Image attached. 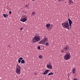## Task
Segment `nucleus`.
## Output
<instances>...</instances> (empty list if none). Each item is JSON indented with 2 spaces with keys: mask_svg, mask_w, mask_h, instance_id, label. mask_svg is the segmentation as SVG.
<instances>
[{
  "mask_svg": "<svg viewBox=\"0 0 80 80\" xmlns=\"http://www.w3.org/2000/svg\"><path fill=\"white\" fill-rule=\"evenodd\" d=\"M19 59L20 60H22L23 59V58L22 57H20L19 58Z\"/></svg>",
  "mask_w": 80,
  "mask_h": 80,
  "instance_id": "obj_25",
  "label": "nucleus"
},
{
  "mask_svg": "<svg viewBox=\"0 0 80 80\" xmlns=\"http://www.w3.org/2000/svg\"><path fill=\"white\" fill-rule=\"evenodd\" d=\"M52 27H53V25H52Z\"/></svg>",
  "mask_w": 80,
  "mask_h": 80,
  "instance_id": "obj_32",
  "label": "nucleus"
},
{
  "mask_svg": "<svg viewBox=\"0 0 80 80\" xmlns=\"http://www.w3.org/2000/svg\"><path fill=\"white\" fill-rule=\"evenodd\" d=\"M73 80H77V79L75 78H74Z\"/></svg>",
  "mask_w": 80,
  "mask_h": 80,
  "instance_id": "obj_30",
  "label": "nucleus"
},
{
  "mask_svg": "<svg viewBox=\"0 0 80 80\" xmlns=\"http://www.w3.org/2000/svg\"><path fill=\"white\" fill-rule=\"evenodd\" d=\"M21 63H22V64H24L25 63V61L23 60H22L21 61Z\"/></svg>",
  "mask_w": 80,
  "mask_h": 80,
  "instance_id": "obj_16",
  "label": "nucleus"
},
{
  "mask_svg": "<svg viewBox=\"0 0 80 80\" xmlns=\"http://www.w3.org/2000/svg\"><path fill=\"white\" fill-rule=\"evenodd\" d=\"M39 58L40 59H41L42 58V56L41 55H40L39 56Z\"/></svg>",
  "mask_w": 80,
  "mask_h": 80,
  "instance_id": "obj_18",
  "label": "nucleus"
},
{
  "mask_svg": "<svg viewBox=\"0 0 80 80\" xmlns=\"http://www.w3.org/2000/svg\"><path fill=\"white\" fill-rule=\"evenodd\" d=\"M69 48V47L68 45L65 46L64 47V50L65 51H67Z\"/></svg>",
  "mask_w": 80,
  "mask_h": 80,
  "instance_id": "obj_9",
  "label": "nucleus"
},
{
  "mask_svg": "<svg viewBox=\"0 0 80 80\" xmlns=\"http://www.w3.org/2000/svg\"><path fill=\"white\" fill-rule=\"evenodd\" d=\"M21 66L18 64H17L16 66V72L18 74H20L21 73Z\"/></svg>",
  "mask_w": 80,
  "mask_h": 80,
  "instance_id": "obj_3",
  "label": "nucleus"
},
{
  "mask_svg": "<svg viewBox=\"0 0 80 80\" xmlns=\"http://www.w3.org/2000/svg\"><path fill=\"white\" fill-rule=\"evenodd\" d=\"M46 67L47 68H49L50 69L52 68V65L50 64H47Z\"/></svg>",
  "mask_w": 80,
  "mask_h": 80,
  "instance_id": "obj_7",
  "label": "nucleus"
},
{
  "mask_svg": "<svg viewBox=\"0 0 80 80\" xmlns=\"http://www.w3.org/2000/svg\"><path fill=\"white\" fill-rule=\"evenodd\" d=\"M35 14V12H32V15L34 16Z\"/></svg>",
  "mask_w": 80,
  "mask_h": 80,
  "instance_id": "obj_17",
  "label": "nucleus"
},
{
  "mask_svg": "<svg viewBox=\"0 0 80 80\" xmlns=\"http://www.w3.org/2000/svg\"><path fill=\"white\" fill-rule=\"evenodd\" d=\"M3 16L4 18H6V15H5V14H3Z\"/></svg>",
  "mask_w": 80,
  "mask_h": 80,
  "instance_id": "obj_21",
  "label": "nucleus"
},
{
  "mask_svg": "<svg viewBox=\"0 0 80 80\" xmlns=\"http://www.w3.org/2000/svg\"><path fill=\"white\" fill-rule=\"evenodd\" d=\"M6 17H8V15L7 14H6Z\"/></svg>",
  "mask_w": 80,
  "mask_h": 80,
  "instance_id": "obj_29",
  "label": "nucleus"
},
{
  "mask_svg": "<svg viewBox=\"0 0 80 80\" xmlns=\"http://www.w3.org/2000/svg\"><path fill=\"white\" fill-rule=\"evenodd\" d=\"M40 40V37L38 36V34H36L34 37L33 38L32 40V42L33 43H36L37 42H38Z\"/></svg>",
  "mask_w": 80,
  "mask_h": 80,
  "instance_id": "obj_1",
  "label": "nucleus"
},
{
  "mask_svg": "<svg viewBox=\"0 0 80 80\" xmlns=\"http://www.w3.org/2000/svg\"><path fill=\"white\" fill-rule=\"evenodd\" d=\"M62 26L64 28H67L68 29H69V25L68 21H66L62 24Z\"/></svg>",
  "mask_w": 80,
  "mask_h": 80,
  "instance_id": "obj_2",
  "label": "nucleus"
},
{
  "mask_svg": "<svg viewBox=\"0 0 80 80\" xmlns=\"http://www.w3.org/2000/svg\"><path fill=\"white\" fill-rule=\"evenodd\" d=\"M54 74V73H53L52 72H51L50 73H49L48 75H49L50 76L51 75H53Z\"/></svg>",
  "mask_w": 80,
  "mask_h": 80,
  "instance_id": "obj_15",
  "label": "nucleus"
},
{
  "mask_svg": "<svg viewBox=\"0 0 80 80\" xmlns=\"http://www.w3.org/2000/svg\"><path fill=\"white\" fill-rule=\"evenodd\" d=\"M23 28H20V30H21H21H22L23 29Z\"/></svg>",
  "mask_w": 80,
  "mask_h": 80,
  "instance_id": "obj_28",
  "label": "nucleus"
},
{
  "mask_svg": "<svg viewBox=\"0 0 80 80\" xmlns=\"http://www.w3.org/2000/svg\"><path fill=\"white\" fill-rule=\"evenodd\" d=\"M76 69L75 68L72 69V73L74 74L75 73Z\"/></svg>",
  "mask_w": 80,
  "mask_h": 80,
  "instance_id": "obj_14",
  "label": "nucleus"
},
{
  "mask_svg": "<svg viewBox=\"0 0 80 80\" xmlns=\"http://www.w3.org/2000/svg\"><path fill=\"white\" fill-rule=\"evenodd\" d=\"M32 1H36V0H31Z\"/></svg>",
  "mask_w": 80,
  "mask_h": 80,
  "instance_id": "obj_31",
  "label": "nucleus"
},
{
  "mask_svg": "<svg viewBox=\"0 0 80 80\" xmlns=\"http://www.w3.org/2000/svg\"><path fill=\"white\" fill-rule=\"evenodd\" d=\"M45 45L46 46H48L49 45V43L48 42H46Z\"/></svg>",
  "mask_w": 80,
  "mask_h": 80,
  "instance_id": "obj_19",
  "label": "nucleus"
},
{
  "mask_svg": "<svg viewBox=\"0 0 80 80\" xmlns=\"http://www.w3.org/2000/svg\"><path fill=\"white\" fill-rule=\"evenodd\" d=\"M43 40L44 42L45 43V42L48 41V38H46V37L44 38H43Z\"/></svg>",
  "mask_w": 80,
  "mask_h": 80,
  "instance_id": "obj_11",
  "label": "nucleus"
},
{
  "mask_svg": "<svg viewBox=\"0 0 80 80\" xmlns=\"http://www.w3.org/2000/svg\"><path fill=\"white\" fill-rule=\"evenodd\" d=\"M64 51H65V50H64L63 49L62 50H61V52L62 53H63L64 52Z\"/></svg>",
  "mask_w": 80,
  "mask_h": 80,
  "instance_id": "obj_22",
  "label": "nucleus"
},
{
  "mask_svg": "<svg viewBox=\"0 0 80 80\" xmlns=\"http://www.w3.org/2000/svg\"><path fill=\"white\" fill-rule=\"evenodd\" d=\"M25 7L26 8H28V5H26Z\"/></svg>",
  "mask_w": 80,
  "mask_h": 80,
  "instance_id": "obj_26",
  "label": "nucleus"
},
{
  "mask_svg": "<svg viewBox=\"0 0 80 80\" xmlns=\"http://www.w3.org/2000/svg\"><path fill=\"white\" fill-rule=\"evenodd\" d=\"M68 21L69 23V25L70 26H71V25L72 24V22L70 19H68Z\"/></svg>",
  "mask_w": 80,
  "mask_h": 80,
  "instance_id": "obj_10",
  "label": "nucleus"
},
{
  "mask_svg": "<svg viewBox=\"0 0 80 80\" xmlns=\"http://www.w3.org/2000/svg\"><path fill=\"white\" fill-rule=\"evenodd\" d=\"M58 1L59 2H62L63 1V0H58Z\"/></svg>",
  "mask_w": 80,
  "mask_h": 80,
  "instance_id": "obj_24",
  "label": "nucleus"
},
{
  "mask_svg": "<svg viewBox=\"0 0 80 80\" xmlns=\"http://www.w3.org/2000/svg\"><path fill=\"white\" fill-rule=\"evenodd\" d=\"M27 18H23L22 19H21L20 20L21 22H25L27 21Z\"/></svg>",
  "mask_w": 80,
  "mask_h": 80,
  "instance_id": "obj_5",
  "label": "nucleus"
},
{
  "mask_svg": "<svg viewBox=\"0 0 80 80\" xmlns=\"http://www.w3.org/2000/svg\"><path fill=\"white\" fill-rule=\"evenodd\" d=\"M18 63L19 64H20L21 62V60H20V59H19L18 61Z\"/></svg>",
  "mask_w": 80,
  "mask_h": 80,
  "instance_id": "obj_20",
  "label": "nucleus"
},
{
  "mask_svg": "<svg viewBox=\"0 0 80 80\" xmlns=\"http://www.w3.org/2000/svg\"><path fill=\"white\" fill-rule=\"evenodd\" d=\"M70 53L69 52L68 53H67L64 55V59L66 60H68V59L70 58Z\"/></svg>",
  "mask_w": 80,
  "mask_h": 80,
  "instance_id": "obj_4",
  "label": "nucleus"
},
{
  "mask_svg": "<svg viewBox=\"0 0 80 80\" xmlns=\"http://www.w3.org/2000/svg\"><path fill=\"white\" fill-rule=\"evenodd\" d=\"M39 44H45V42H44L43 40H41L39 42Z\"/></svg>",
  "mask_w": 80,
  "mask_h": 80,
  "instance_id": "obj_12",
  "label": "nucleus"
},
{
  "mask_svg": "<svg viewBox=\"0 0 80 80\" xmlns=\"http://www.w3.org/2000/svg\"><path fill=\"white\" fill-rule=\"evenodd\" d=\"M9 13V14L11 15L12 14V12L11 11H10Z\"/></svg>",
  "mask_w": 80,
  "mask_h": 80,
  "instance_id": "obj_27",
  "label": "nucleus"
},
{
  "mask_svg": "<svg viewBox=\"0 0 80 80\" xmlns=\"http://www.w3.org/2000/svg\"><path fill=\"white\" fill-rule=\"evenodd\" d=\"M68 3L69 5L73 4V2L72 0H68Z\"/></svg>",
  "mask_w": 80,
  "mask_h": 80,
  "instance_id": "obj_8",
  "label": "nucleus"
},
{
  "mask_svg": "<svg viewBox=\"0 0 80 80\" xmlns=\"http://www.w3.org/2000/svg\"><path fill=\"white\" fill-rule=\"evenodd\" d=\"M50 26V23H47L46 25V27L47 28H48Z\"/></svg>",
  "mask_w": 80,
  "mask_h": 80,
  "instance_id": "obj_13",
  "label": "nucleus"
},
{
  "mask_svg": "<svg viewBox=\"0 0 80 80\" xmlns=\"http://www.w3.org/2000/svg\"><path fill=\"white\" fill-rule=\"evenodd\" d=\"M49 70V69L46 70L44 72L42 73V74L45 75L46 74H47Z\"/></svg>",
  "mask_w": 80,
  "mask_h": 80,
  "instance_id": "obj_6",
  "label": "nucleus"
},
{
  "mask_svg": "<svg viewBox=\"0 0 80 80\" xmlns=\"http://www.w3.org/2000/svg\"><path fill=\"white\" fill-rule=\"evenodd\" d=\"M41 47L40 46H38V50H40L41 48H40Z\"/></svg>",
  "mask_w": 80,
  "mask_h": 80,
  "instance_id": "obj_23",
  "label": "nucleus"
}]
</instances>
